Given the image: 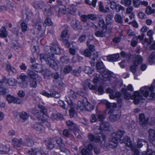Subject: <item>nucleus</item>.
Returning a JSON list of instances; mask_svg holds the SVG:
<instances>
[{
  "mask_svg": "<svg viewBox=\"0 0 155 155\" xmlns=\"http://www.w3.org/2000/svg\"><path fill=\"white\" fill-rule=\"evenodd\" d=\"M147 150V153L143 152L142 153V155H155V152L152 151L151 150Z\"/></svg>",
  "mask_w": 155,
  "mask_h": 155,
  "instance_id": "57",
  "label": "nucleus"
},
{
  "mask_svg": "<svg viewBox=\"0 0 155 155\" xmlns=\"http://www.w3.org/2000/svg\"><path fill=\"white\" fill-rule=\"evenodd\" d=\"M131 0H121L120 3L126 6H130L131 4Z\"/></svg>",
  "mask_w": 155,
  "mask_h": 155,
  "instance_id": "41",
  "label": "nucleus"
},
{
  "mask_svg": "<svg viewBox=\"0 0 155 155\" xmlns=\"http://www.w3.org/2000/svg\"><path fill=\"white\" fill-rule=\"evenodd\" d=\"M125 143L128 147H130L131 149L134 152V155H140V152L135 146L132 145L131 141L130 138H129L127 137H126L124 138V140H120V143Z\"/></svg>",
  "mask_w": 155,
  "mask_h": 155,
  "instance_id": "8",
  "label": "nucleus"
},
{
  "mask_svg": "<svg viewBox=\"0 0 155 155\" xmlns=\"http://www.w3.org/2000/svg\"><path fill=\"white\" fill-rule=\"evenodd\" d=\"M113 27V24L112 22H109V24L108 23H106L105 25V30L107 31L111 29Z\"/></svg>",
  "mask_w": 155,
  "mask_h": 155,
  "instance_id": "59",
  "label": "nucleus"
},
{
  "mask_svg": "<svg viewBox=\"0 0 155 155\" xmlns=\"http://www.w3.org/2000/svg\"><path fill=\"white\" fill-rule=\"evenodd\" d=\"M61 61L63 63L67 64L69 61V58L67 56H64L60 58Z\"/></svg>",
  "mask_w": 155,
  "mask_h": 155,
  "instance_id": "47",
  "label": "nucleus"
},
{
  "mask_svg": "<svg viewBox=\"0 0 155 155\" xmlns=\"http://www.w3.org/2000/svg\"><path fill=\"white\" fill-rule=\"evenodd\" d=\"M19 85L22 88H26L28 86V83L27 81L21 82L19 83Z\"/></svg>",
  "mask_w": 155,
  "mask_h": 155,
  "instance_id": "64",
  "label": "nucleus"
},
{
  "mask_svg": "<svg viewBox=\"0 0 155 155\" xmlns=\"http://www.w3.org/2000/svg\"><path fill=\"white\" fill-rule=\"evenodd\" d=\"M69 129L71 130H73L74 132L75 131H78L79 129L76 125L74 124H73L71 125L68 127Z\"/></svg>",
  "mask_w": 155,
  "mask_h": 155,
  "instance_id": "44",
  "label": "nucleus"
},
{
  "mask_svg": "<svg viewBox=\"0 0 155 155\" xmlns=\"http://www.w3.org/2000/svg\"><path fill=\"white\" fill-rule=\"evenodd\" d=\"M119 57V54H114L108 56L107 57V59L109 61H116L118 58Z\"/></svg>",
  "mask_w": 155,
  "mask_h": 155,
  "instance_id": "27",
  "label": "nucleus"
},
{
  "mask_svg": "<svg viewBox=\"0 0 155 155\" xmlns=\"http://www.w3.org/2000/svg\"><path fill=\"white\" fill-rule=\"evenodd\" d=\"M72 68L71 66L69 65L66 66L64 69V72L66 74H67L70 72L72 70Z\"/></svg>",
  "mask_w": 155,
  "mask_h": 155,
  "instance_id": "51",
  "label": "nucleus"
},
{
  "mask_svg": "<svg viewBox=\"0 0 155 155\" xmlns=\"http://www.w3.org/2000/svg\"><path fill=\"white\" fill-rule=\"evenodd\" d=\"M27 72L30 78L29 80L30 86L32 88H36L37 86V82H40L42 81L41 77L32 70H28Z\"/></svg>",
  "mask_w": 155,
  "mask_h": 155,
  "instance_id": "5",
  "label": "nucleus"
},
{
  "mask_svg": "<svg viewBox=\"0 0 155 155\" xmlns=\"http://www.w3.org/2000/svg\"><path fill=\"white\" fill-rule=\"evenodd\" d=\"M39 149L38 148H32L28 151V153L31 155H36Z\"/></svg>",
  "mask_w": 155,
  "mask_h": 155,
  "instance_id": "40",
  "label": "nucleus"
},
{
  "mask_svg": "<svg viewBox=\"0 0 155 155\" xmlns=\"http://www.w3.org/2000/svg\"><path fill=\"white\" fill-rule=\"evenodd\" d=\"M109 3L110 4V8L112 9H114L117 4L114 0H110Z\"/></svg>",
  "mask_w": 155,
  "mask_h": 155,
  "instance_id": "58",
  "label": "nucleus"
},
{
  "mask_svg": "<svg viewBox=\"0 0 155 155\" xmlns=\"http://www.w3.org/2000/svg\"><path fill=\"white\" fill-rule=\"evenodd\" d=\"M16 81L14 78H11L8 81V83L9 85L14 86L16 84Z\"/></svg>",
  "mask_w": 155,
  "mask_h": 155,
  "instance_id": "61",
  "label": "nucleus"
},
{
  "mask_svg": "<svg viewBox=\"0 0 155 155\" xmlns=\"http://www.w3.org/2000/svg\"><path fill=\"white\" fill-rule=\"evenodd\" d=\"M6 69L8 71H11L13 72H15L16 71L15 68L10 64H8L7 65Z\"/></svg>",
  "mask_w": 155,
  "mask_h": 155,
  "instance_id": "53",
  "label": "nucleus"
},
{
  "mask_svg": "<svg viewBox=\"0 0 155 155\" xmlns=\"http://www.w3.org/2000/svg\"><path fill=\"white\" fill-rule=\"evenodd\" d=\"M147 143V142L145 140L143 139H140L138 142L137 146L139 148H141L142 147L144 143Z\"/></svg>",
  "mask_w": 155,
  "mask_h": 155,
  "instance_id": "55",
  "label": "nucleus"
},
{
  "mask_svg": "<svg viewBox=\"0 0 155 155\" xmlns=\"http://www.w3.org/2000/svg\"><path fill=\"white\" fill-rule=\"evenodd\" d=\"M153 90L154 87L152 85L150 87L146 86L140 89V92L147 99L151 100L155 98V93L152 92Z\"/></svg>",
  "mask_w": 155,
  "mask_h": 155,
  "instance_id": "6",
  "label": "nucleus"
},
{
  "mask_svg": "<svg viewBox=\"0 0 155 155\" xmlns=\"http://www.w3.org/2000/svg\"><path fill=\"white\" fill-rule=\"evenodd\" d=\"M139 0H133V4L134 7L135 8L139 7L140 4V2H139L138 1Z\"/></svg>",
  "mask_w": 155,
  "mask_h": 155,
  "instance_id": "63",
  "label": "nucleus"
},
{
  "mask_svg": "<svg viewBox=\"0 0 155 155\" xmlns=\"http://www.w3.org/2000/svg\"><path fill=\"white\" fill-rule=\"evenodd\" d=\"M98 25L103 29H105V25L104 20L103 19H100L98 23Z\"/></svg>",
  "mask_w": 155,
  "mask_h": 155,
  "instance_id": "48",
  "label": "nucleus"
},
{
  "mask_svg": "<svg viewBox=\"0 0 155 155\" xmlns=\"http://www.w3.org/2000/svg\"><path fill=\"white\" fill-rule=\"evenodd\" d=\"M7 34L6 28L4 27H2L0 30V37L5 38L7 36Z\"/></svg>",
  "mask_w": 155,
  "mask_h": 155,
  "instance_id": "32",
  "label": "nucleus"
},
{
  "mask_svg": "<svg viewBox=\"0 0 155 155\" xmlns=\"http://www.w3.org/2000/svg\"><path fill=\"white\" fill-rule=\"evenodd\" d=\"M121 92L124 94V98L126 99H129L131 98L134 99V102L135 104H138L140 100L142 99L143 97L140 95L138 91H135L134 94L131 96V94L128 92L126 89L124 88L121 89Z\"/></svg>",
  "mask_w": 155,
  "mask_h": 155,
  "instance_id": "4",
  "label": "nucleus"
},
{
  "mask_svg": "<svg viewBox=\"0 0 155 155\" xmlns=\"http://www.w3.org/2000/svg\"><path fill=\"white\" fill-rule=\"evenodd\" d=\"M114 9L117 12H120V10L124 11L125 9L124 7L119 4H117Z\"/></svg>",
  "mask_w": 155,
  "mask_h": 155,
  "instance_id": "54",
  "label": "nucleus"
},
{
  "mask_svg": "<svg viewBox=\"0 0 155 155\" xmlns=\"http://www.w3.org/2000/svg\"><path fill=\"white\" fill-rule=\"evenodd\" d=\"M103 70V71H102L100 72L102 75V77H103V80L104 81H106L107 79L106 78H108V75L111 74V72L108 70L105 69V68Z\"/></svg>",
  "mask_w": 155,
  "mask_h": 155,
  "instance_id": "24",
  "label": "nucleus"
},
{
  "mask_svg": "<svg viewBox=\"0 0 155 155\" xmlns=\"http://www.w3.org/2000/svg\"><path fill=\"white\" fill-rule=\"evenodd\" d=\"M114 20L117 23L122 24L123 23V20L120 15L117 14L114 17Z\"/></svg>",
  "mask_w": 155,
  "mask_h": 155,
  "instance_id": "31",
  "label": "nucleus"
},
{
  "mask_svg": "<svg viewBox=\"0 0 155 155\" xmlns=\"http://www.w3.org/2000/svg\"><path fill=\"white\" fill-rule=\"evenodd\" d=\"M96 66L97 71L99 72H100L102 71H103L105 68L103 62H98L96 64Z\"/></svg>",
  "mask_w": 155,
  "mask_h": 155,
  "instance_id": "30",
  "label": "nucleus"
},
{
  "mask_svg": "<svg viewBox=\"0 0 155 155\" xmlns=\"http://www.w3.org/2000/svg\"><path fill=\"white\" fill-rule=\"evenodd\" d=\"M10 150L9 147L6 145H0V152L2 154L7 153Z\"/></svg>",
  "mask_w": 155,
  "mask_h": 155,
  "instance_id": "23",
  "label": "nucleus"
},
{
  "mask_svg": "<svg viewBox=\"0 0 155 155\" xmlns=\"http://www.w3.org/2000/svg\"><path fill=\"white\" fill-rule=\"evenodd\" d=\"M139 118L140 119V124L143 127L144 125H146L147 124L149 118H145L143 114H139Z\"/></svg>",
  "mask_w": 155,
  "mask_h": 155,
  "instance_id": "17",
  "label": "nucleus"
},
{
  "mask_svg": "<svg viewBox=\"0 0 155 155\" xmlns=\"http://www.w3.org/2000/svg\"><path fill=\"white\" fill-rule=\"evenodd\" d=\"M14 99V97L11 95H8L6 96V100L9 103L13 102Z\"/></svg>",
  "mask_w": 155,
  "mask_h": 155,
  "instance_id": "56",
  "label": "nucleus"
},
{
  "mask_svg": "<svg viewBox=\"0 0 155 155\" xmlns=\"http://www.w3.org/2000/svg\"><path fill=\"white\" fill-rule=\"evenodd\" d=\"M106 92L107 93H109V96L110 99H114L115 98L114 95L113 94V91L110 88H108L106 89Z\"/></svg>",
  "mask_w": 155,
  "mask_h": 155,
  "instance_id": "36",
  "label": "nucleus"
},
{
  "mask_svg": "<svg viewBox=\"0 0 155 155\" xmlns=\"http://www.w3.org/2000/svg\"><path fill=\"white\" fill-rule=\"evenodd\" d=\"M20 117L24 121L26 120L28 117V115L25 112H23L20 114Z\"/></svg>",
  "mask_w": 155,
  "mask_h": 155,
  "instance_id": "38",
  "label": "nucleus"
},
{
  "mask_svg": "<svg viewBox=\"0 0 155 155\" xmlns=\"http://www.w3.org/2000/svg\"><path fill=\"white\" fill-rule=\"evenodd\" d=\"M125 133V132L123 130H119L117 132L113 133L112 135V136L113 137H115L116 139H117L118 140L120 139V140H124V139L126 137H127L129 138H130L126 136L124 137L123 139H121V137L124 135Z\"/></svg>",
  "mask_w": 155,
  "mask_h": 155,
  "instance_id": "15",
  "label": "nucleus"
},
{
  "mask_svg": "<svg viewBox=\"0 0 155 155\" xmlns=\"http://www.w3.org/2000/svg\"><path fill=\"white\" fill-rule=\"evenodd\" d=\"M97 1V0H92V1L89 0H85V2L90 5H92L94 7H96V4Z\"/></svg>",
  "mask_w": 155,
  "mask_h": 155,
  "instance_id": "39",
  "label": "nucleus"
},
{
  "mask_svg": "<svg viewBox=\"0 0 155 155\" xmlns=\"http://www.w3.org/2000/svg\"><path fill=\"white\" fill-rule=\"evenodd\" d=\"M32 68L37 72H42L44 73L45 71L41 69V65L38 64H35L32 66Z\"/></svg>",
  "mask_w": 155,
  "mask_h": 155,
  "instance_id": "26",
  "label": "nucleus"
},
{
  "mask_svg": "<svg viewBox=\"0 0 155 155\" xmlns=\"http://www.w3.org/2000/svg\"><path fill=\"white\" fill-rule=\"evenodd\" d=\"M77 93H75L73 90H71L69 94V96L74 99H75L77 97Z\"/></svg>",
  "mask_w": 155,
  "mask_h": 155,
  "instance_id": "60",
  "label": "nucleus"
},
{
  "mask_svg": "<svg viewBox=\"0 0 155 155\" xmlns=\"http://www.w3.org/2000/svg\"><path fill=\"white\" fill-rule=\"evenodd\" d=\"M154 33L153 30H149L147 33V36L149 37V38H145L144 41V42H143L144 45V46L147 48L148 45H150L153 41V38L152 36Z\"/></svg>",
  "mask_w": 155,
  "mask_h": 155,
  "instance_id": "11",
  "label": "nucleus"
},
{
  "mask_svg": "<svg viewBox=\"0 0 155 155\" xmlns=\"http://www.w3.org/2000/svg\"><path fill=\"white\" fill-rule=\"evenodd\" d=\"M110 125L108 123L104 121L102 122L100 124V127L98 130L99 132L97 133L98 134H100L102 130H109Z\"/></svg>",
  "mask_w": 155,
  "mask_h": 155,
  "instance_id": "16",
  "label": "nucleus"
},
{
  "mask_svg": "<svg viewBox=\"0 0 155 155\" xmlns=\"http://www.w3.org/2000/svg\"><path fill=\"white\" fill-rule=\"evenodd\" d=\"M33 7L36 9L40 10L43 9V11L44 15L47 16H49L53 14V12L48 11L49 8L47 7L46 5L42 2L38 1H35L32 3Z\"/></svg>",
  "mask_w": 155,
  "mask_h": 155,
  "instance_id": "7",
  "label": "nucleus"
},
{
  "mask_svg": "<svg viewBox=\"0 0 155 155\" xmlns=\"http://www.w3.org/2000/svg\"><path fill=\"white\" fill-rule=\"evenodd\" d=\"M88 136L89 139L91 141H94L95 142L97 143L100 141V137L99 136L97 135L96 137H94L93 134L89 133Z\"/></svg>",
  "mask_w": 155,
  "mask_h": 155,
  "instance_id": "28",
  "label": "nucleus"
},
{
  "mask_svg": "<svg viewBox=\"0 0 155 155\" xmlns=\"http://www.w3.org/2000/svg\"><path fill=\"white\" fill-rule=\"evenodd\" d=\"M87 44L88 48V49L91 52H93L94 51L95 47L94 45H89V42L88 41L87 42Z\"/></svg>",
  "mask_w": 155,
  "mask_h": 155,
  "instance_id": "62",
  "label": "nucleus"
},
{
  "mask_svg": "<svg viewBox=\"0 0 155 155\" xmlns=\"http://www.w3.org/2000/svg\"><path fill=\"white\" fill-rule=\"evenodd\" d=\"M52 53H48L45 54L41 53L40 55V59L41 62L45 61L48 66L55 70L58 69V62L53 59L54 58V54H60L61 53L60 48L58 45L54 43L52 45L50 48Z\"/></svg>",
  "mask_w": 155,
  "mask_h": 155,
  "instance_id": "1",
  "label": "nucleus"
},
{
  "mask_svg": "<svg viewBox=\"0 0 155 155\" xmlns=\"http://www.w3.org/2000/svg\"><path fill=\"white\" fill-rule=\"evenodd\" d=\"M53 10L54 11L58 16H61L66 13L65 8L64 6L59 7L58 5H56L54 8L50 7L48 9V11L49 12L52 11L54 12Z\"/></svg>",
  "mask_w": 155,
  "mask_h": 155,
  "instance_id": "9",
  "label": "nucleus"
},
{
  "mask_svg": "<svg viewBox=\"0 0 155 155\" xmlns=\"http://www.w3.org/2000/svg\"><path fill=\"white\" fill-rule=\"evenodd\" d=\"M72 28L75 30H78L79 28L80 22L76 19H73L71 23Z\"/></svg>",
  "mask_w": 155,
  "mask_h": 155,
  "instance_id": "22",
  "label": "nucleus"
},
{
  "mask_svg": "<svg viewBox=\"0 0 155 155\" xmlns=\"http://www.w3.org/2000/svg\"><path fill=\"white\" fill-rule=\"evenodd\" d=\"M155 60V52H152L149 56V62L151 64L154 63V60Z\"/></svg>",
  "mask_w": 155,
  "mask_h": 155,
  "instance_id": "34",
  "label": "nucleus"
},
{
  "mask_svg": "<svg viewBox=\"0 0 155 155\" xmlns=\"http://www.w3.org/2000/svg\"><path fill=\"white\" fill-rule=\"evenodd\" d=\"M34 128L39 132H44L45 130V127L42 124V123L35 124L33 127Z\"/></svg>",
  "mask_w": 155,
  "mask_h": 155,
  "instance_id": "19",
  "label": "nucleus"
},
{
  "mask_svg": "<svg viewBox=\"0 0 155 155\" xmlns=\"http://www.w3.org/2000/svg\"><path fill=\"white\" fill-rule=\"evenodd\" d=\"M113 14H108L106 17L105 21L106 23L109 24V22H112L111 20L113 17Z\"/></svg>",
  "mask_w": 155,
  "mask_h": 155,
  "instance_id": "35",
  "label": "nucleus"
},
{
  "mask_svg": "<svg viewBox=\"0 0 155 155\" xmlns=\"http://www.w3.org/2000/svg\"><path fill=\"white\" fill-rule=\"evenodd\" d=\"M27 145L29 146H33L34 144V140L32 138H28L27 139Z\"/></svg>",
  "mask_w": 155,
  "mask_h": 155,
  "instance_id": "52",
  "label": "nucleus"
},
{
  "mask_svg": "<svg viewBox=\"0 0 155 155\" xmlns=\"http://www.w3.org/2000/svg\"><path fill=\"white\" fill-rule=\"evenodd\" d=\"M57 143L60 147H61L63 145L62 140L60 138L56 137L55 138Z\"/></svg>",
  "mask_w": 155,
  "mask_h": 155,
  "instance_id": "49",
  "label": "nucleus"
},
{
  "mask_svg": "<svg viewBox=\"0 0 155 155\" xmlns=\"http://www.w3.org/2000/svg\"><path fill=\"white\" fill-rule=\"evenodd\" d=\"M83 102L85 104V109L87 111H91L94 109V107L88 101L87 98H84L83 99Z\"/></svg>",
  "mask_w": 155,
  "mask_h": 155,
  "instance_id": "18",
  "label": "nucleus"
},
{
  "mask_svg": "<svg viewBox=\"0 0 155 155\" xmlns=\"http://www.w3.org/2000/svg\"><path fill=\"white\" fill-rule=\"evenodd\" d=\"M38 106L41 112L36 113L35 114L36 116L38 119L41 120L40 123L43 124L42 125L44 127L46 126L49 127L50 126V124L46 120L48 117L47 115L45 114L47 111L46 109L45 106L41 104H39Z\"/></svg>",
  "mask_w": 155,
  "mask_h": 155,
  "instance_id": "3",
  "label": "nucleus"
},
{
  "mask_svg": "<svg viewBox=\"0 0 155 155\" xmlns=\"http://www.w3.org/2000/svg\"><path fill=\"white\" fill-rule=\"evenodd\" d=\"M85 104L83 101H78V105L77 108L78 110H80L81 111H83L85 109Z\"/></svg>",
  "mask_w": 155,
  "mask_h": 155,
  "instance_id": "29",
  "label": "nucleus"
},
{
  "mask_svg": "<svg viewBox=\"0 0 155 155\" xmlns=\"http://www.w3.org/2000/svg\"><path fill=\"white\" fill-rule=\"evenodd\" d=\"M61 36L62 38H68L69 35L68 31L66 30H64L62 32Z\"/></svg>",
  "mask_w": 155,
  "mask_h": 155,
  "instance_id": "43",
  "label": "nucleus"
},
{
  "mask_svg": "<svg viewBox=\"0 0 155 155\" xmlns=\"http://www.w3.org/2000/svg\"><path fill=\"white\" fill-rule=\"evenodd\" d=\"M12 144L14 148L18 150L21 149V146L23 144V142L21 138L17 139L14 138L12 140Z\"/></svg>",
  "mask_w": 155,
  "mask_h": 155,
  "instance_id": "14",
  "label": "nucleus"
},
{
  "mask_svg": "<svg viewBox=\"0 0 155 155\" xmlns=\"http://www.w3.org/2000/svg\"><path fill=\"white\" fill-rule=\"evenodd\" d=\"M145 12L147 14L150 15L154 13L155 10L152 9L150 7L147 6L146 8Z\"/></svg>",
  "mask_w": 155,
  "mask_h": 155,
  "instance_id": "37",
  "label": "nucleus"
},
{
  "mask_svg": "<svg viewBox=\"0 0 155 155\" xmlns=\"http://www.w3.org/2000/svg\"><path fill=\"white\" fill-rule=\"evenodd\" d=\"M135 60L133 62V65H131L130 67L131 71L134 73L136 72V67L141 64L143 61L142 57L140 55H135Z\"/></svg>",
  "mask_w": 155,
  "mask_h": 155,
  "instance_id": "10",
  "label": "nucleus"
},
{
  "mask_svg": "<svg viewBox=\"0 0 155 155\" xmlns=\"http://www.w3.org/2000/svg\"><path fill=\"white\" fill-rule=\"evenodd\" d=\"M11 7L12 8H13L12 3L9 0H6L5 4L0 6V12H4L7 11Z\"/></svg>",
  "mask_w": 155,
  "mask_h": 155,
  "instance_id": "13",
  "label": "nucleus"
},
{
  "mask_svg": "<svg viewBox=\"0 0 155 155\" xmlns=\"http://www.w3.org/2000/svg\"><path fill=\"white\" fill-rule=\"evenodd\" d=\"M93 71V70L89 67H86L84 70L85 73L89 75L92 74Z\"/></svg>",
  "mask_w": 155,
  "mask_h": 155,
  "instance_id": "50",
  "label": "nucleus"
},
{
  "mask_svg": "<svg viewBox=\"0 0 155 155\" xmlns=\"http://www.w3.org/2000/svg\"><path fill=\"white\" fill-rule=\"evenodd\" d=\"M107 109H111L109 112L110 113L109 118L110 121L112 122H115L120 119L121 114L120 111L112 110V108H114L117 107V104L116 103H111L107 101H105L104 103Z\"/></svg>",
  "mask_w": 155,
  "mask_h": 155,
  "instance_id": "2",
  "label": "nucleus"
},
{
  "mask_svg": "<svg viewBox=\"0 0 155 155\" xmlns=\"http://www.w3.org/2000/svg\"><path fill=\"white\" fill-rule=\"evenodd\" d=\"M106 33L105 29H103L96 31L95 33V36L97 37L102 38L105 36Z\"/></svg>",
  "mask_w": 155,
  "mask_h": 155,
  "instance_id": "25",
  "label": "nucleus"
},
{
  "mask_svg": "<svg viewBox=\"0 0 155 155\" xmlns=\"http://www.w3.org/2000/svg\"><path fill=\"white\" fill-rule=\"evenodd\" d=\"M81 71V69L79 68L78 69L73 70L71 72V74L76 76H78L80 74Z\"/></svg>",
  "mask_w": 155,
  "mask_h": 155,
  "instance_id": "42",
  "label": "nucleus"
},
{
  "mask_svg": "<svg viewBox=\"0 0 155 155\" xmlns=\"http://www.w3.org/2000/svg\"><path fill=\"white\" fill-rule=\"evenodd\" d=\"M118 140L112 136V138L109 141V146L111 148H114L117 145Z\"/></svg>",
  "mask_w": 155,
  "mask_h": 155,
  "instance_id": "21",
  "label": "nucleus"
},
{
  "mask_svg": "<svg viewBox=\"0 0 155 155\" xmlns=\"http://www.w3.org/2000/svg\"><path fill=\"white\" fill-rule=\"evenodd\" d=\"M41 94L42 95L47 96L48 97H54L55 98H59L61 96L59 93L54 91L53 89L51 90L50 91L49 94L46 92L44 91L42 92Z\"/></svg>",
  "mask_w": 155,
  "mask_h": 155,
  "instance_id": "12",
  "label": "nucleus"
},
{
  "mask_svg": "<svg viewBox=\"0 0 155 155\" xmlns=\"http://www.w3.org/2000/svg\"><path fill=\"white\" fill-rule=\"evenodd\" d=\"M149 139H152L155 138V131L153 130L150 129L149 131Z\"/></svg>",
  "mask_w": 155,
  "mask_h": 155,
  "instance_id": "45",
  "label": "nucleus"
},
{
  "mask_svg": "<svg viewBox=\"0 0 155 155\" xmlns=\"http://www.w3.org/2000/svg\"><path fill=\"white\" fill-rule=\"evenodd\" d=\"M85 84L86 86H88L89 89L91 90H96L97 89V87H96L93 86L89 83L88 81H85Z\"/></svg>",
  "mask_w": 155,
  "mask_h": 155,
  "instance_id": "46",
  "label": "nucleus"
},
{
  "mask_svg": "<svg viewBox=\"0 0 155 155\" xmlns=\"http://www.w3.org/2000/svg\"><path fill=\"white\" fill-rule=\"evenodd\" d=\"M22 31L23 33L25 32L28 29V27L27 24L25 22H22L20 24Z\"/></svg>",
  "mask_w": 155,
  "mask_h": 155,
  "instance_id": "33",
  "label": "nucleus"
},
{
  "mask_svg": "<svg viewBox=\"0 0 155 155\" xmlns=\"http://www.w3.org/2000/svg\"><path fill=\"white\" fill-rule=\"evenodd\" d=\"M53 141L50 138H47L44 140L45 145L50 150L53 149L54 147V144L53 143Z\"/></svg>",
  "mask_w": 155,
  "mask_h": 155,
  "instance_id": "20",
  "label": "nucleus"
}]
</instances>
